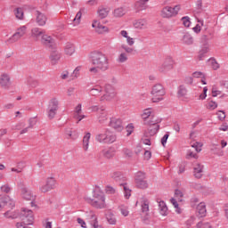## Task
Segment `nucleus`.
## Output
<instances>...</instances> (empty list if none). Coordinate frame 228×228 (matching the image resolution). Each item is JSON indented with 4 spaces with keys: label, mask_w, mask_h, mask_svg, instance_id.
<instances>
[{
    "label": "nucleus",
    "mask_w": 228,
    "mask_h": 228,
    "mask_svg": "<svg viewBox=\"0 0 228 228\" xmlns=\"http://www.w3.org/2000/svg\"><path fill=\"white\" fill-rule=\"evenodd\" d=\"M121 178H122V173H120V172H114L112 174V179H114V181H120Z\"/></svg>",
    "instance_id": "nucleus-59"
},
{
    "label": "nucleus",
    "mask_w": 228,
    "mask_h": 228,
    "mask_svg": "<svg viewBox=\"0 0 228 228\" xmlns=\"http://www.w3.org/2000/svg\"><path fill=\"white\" fill-rule=\"evenodd\" d=\"M1 191H3V193H10L12 191V187H10L9 184L2 185Z\"/></svg>",
    "instance_id": "nucleus-55"
},
{
    "label": "nucleus",
    "mask_w": 228,
    "mask_h": 228,
    "mask_svg": "<svg viewBox=\"0 0 228 228\" xmlns=\"http://www.w3.org/2000/svg\"><path fill=\"white\" fill-rule=\"evenodd\" d=\"M5 218H11L15 220V218H20L25 225H33L35 217L33 216V210L28 208H21V213L19 214L18 211H7L4 213Z\"/></svg>",
    "instance_id": "nucleus-2"
},
{
    "label": "nucleus",
    "mask_w": 228,
    "mask_h": 228,
    "mask_svg": "<svg viewBox=\"0 0 228 228\" xmlns=\"http://www.w3.org/2000/svg\"><path fill=\"white\" fill-rule=\"evenodd\" d=\"M28 31V28L26 26H21L19 28H17L16 32L9 38L7 39V42L9 44H15V42H19L20 39L26 35Z\"/></svg>",
    "instance_id": "nucleus-9"
},
{
    "label": "nucleus",
    "mask_w": 228,
    "mask_h": 228,
    "mask_svg": "<svg viewBox=\"0 0 228 228\" xmlns=\"http://www.w3.org/2000/svg\"><path fill=\"white\" fill-rule=\"evenodd\" d=\"M152 115V109H146L143 110V113L142 114V118H143V120H147V118H149V117H151Z\"/></svg>",
    "instance_id": "nucleus-47"
},
{
    "label": "nucleus",
    "mask_w": 228,
    "mask_h": 228,
    "mask_svg": "<svg viewBox=\"0 0 228 228\" xmlns=\"http://www.w3.org/2000/svg\"><path fill=\"white\" fill-rule=\"evenodd\" d=\"M93 221L91 222V225L94 226V228H99V221H97V218L95 216H92Z\"/></svg>",
    "instance_id": "nucleus-63"
},
{
    "label": "nucleus",
    "mask_w": 228,
    "mask_h": 228,
    "mask_svg": "<svg viewBox=\"0 0 228 228\" xmlns=\"http://www.w3.org/2000/svg\"><path fill=\"white\" fill-rule=\"evenodd\" d=\"M65 137L67 140H77L79 138V134L77 131H72V129H65L64 131Z\"/></svg>",
    "instance_id": "nucleus-24"
},
{
    "label": "nucleus",
    "mask_w": 228,
    "mask_h": 228,
    "mask_svg": "<svg viewBox=\"0 0 228 228\" xmlns=\"http://www.w3.org/2000/svg\"><path fill=\"white\" fill-rule=\"evenodd\" d=\"M135 184L141 190H146L149 188V183L145 180V173L139 171L135 175Z\"/></svg>",
    "instance_id": "nucleus-10"
},
{
    "label": "nucleus",
    "mask_w": 228,
    "mask_h": 228,
    "mask_svg": "<svg viewBox=\"0 0 228 228\" xmlns=\"http://www.w3.org/2000/svg\"><path fill=\"white\" fill-rule=\"evenodd\" d=\"M102 92V87L101 86H94V88L90 89L89 94L94 97H97V95L101 94Z\"/></svg>",
    "instance_id": "nucleus-35"
},
{
    "label": "nucleus",
    "mask_w": 228,
    "mask_h": 228,
    "mask_svg": "<svg viewBox=\"0 0 228 228\" xmlns=\"http://www.w3.org/2000/svg\"><path fill=\"white\" fill-rule=\"evenodd\" d=\"M142 213H148V211H149V200H144L142 202Z\"/></svg>",
    "instance_id": "nucleus-51"
},
{
    "label": "nucleus",
    "mask_w": 228,
    "mask_h": 228,
    "mask_svg": "<svg viewBox=\"0 0 228 228\" xmlns=\"http://www.w3.org/2000/svg\"><path fill=\"white\" fill-rule=\"evenodd\" d=\"M90 60L92 65L94 66L89 69L92 74H99V70L106 72L110 69V60L102 52H93L90 55Z\"/></svg>",
    "instance_id": "nucleus-1"
},
{
    "label": "nucleus",
    "mask_w": 228,
    "mask_h": 228,
    "mask_svg": "<svg viewBox=\"0 0 228 228\" xmlns=\"http://www.w3.org/2000/svg\"><path fill=\"white\" fill-rule=\"evenodd\" d=\"M120 186L124 188L126 199H129L131 197V190L127 187V183H120Z\"/></svg>",
    "instance_id": "nucleus-44"
},
{
    "label": "nucleus",
    "mask_w": 228,
    "mask_h": 228,
    "mask_svg": "<svg viewBox=\"0 0 228 228\" xmlns=\"http://www.w3.org/2000/svg\"><path fill=\"white\" fill-rule=\"evenodd\" d=\"M157 202L159 203V210L160 215H162V216H167V215H168V207H167V203L159 200H158Z\"/></svg>",
    "instance_id": "nucleus-26"
},
{
    "label": "nucleus",
    "mask_w": 228,
    "mask_h": 228,
    "mask_svg": "<svg viewBox=\"0 0 228 228\" xmlns=\"http://www.w3.org/2000/svg\"><path fill=\"white\" fill-rule=\"evenodd\" d=\"M197 211L199 213V216L200 218H204V216H206V214L208 213V210L206 209V203H200L197 207Z\"/></svg>",
    "instance_id": "nucleus-29"
},
{
    "label": "nucleus",
    "mask_w": 228,
    "mask_h": 228,
    "mask_svg": "<svg viewBox=\"0 0 228 228\" xmlns=\"http://www.w3.org/2000/svg\"><path fill=\"white\" fill-rule=\"evenodd\" d=\"M54 188H56V179L54 177H49L46 179L45 184L42 185L39 190L42 193H47V191H51Z\"/></svg>",
    "instance_id": "nucleus-14"
},
{
    "label": "nucleus",
    "mask_w": 228,
    "mask_h": 228,
    "mask_svg": "<svg viewBox=\"0 0 228 228\" xmlns=\"http://www.w3.org/2000/svg\"><path fill=\"white\" fill-rule=\"evenodd\" d=\"M165 94V88L161 84H156L153 86L151 89V95H153L151 98L152 102H159L163 99Z\"/></svg>",
    "instance_id": "nucleus-6"
},
{
    "label": "nucleus",
    "mask_w": 228,
    "mask_h": 228,
    "mask_svg": "<svg viewBox=\"0 0 228 228\" xmlns=\"http://www.w3.org/2000/svg\"><path fill=\"white\" fill-rule=\"evenodd\" d=\"M95 140L99 143H106V129L103 132L96 134Z\"/></svg>",
    "instance_id": "nucleus-38"
},
{
    "label": "nucleus",
    "mask_w": 228,
    "mask_h": 228,
    "mask_svg": "<svg viewBox=\"0 0 228 228\" xmlns=\"http://www.w3.org/2000/svg\"><path fill=\"white\" fill-rule=\"evenodd\" d=\"M105 193H107V195H115V193H117V190L110 185H107L105 187Z\"/></svg>",
    "instance_id": "nucleus-48"
},
{
    "label": "nucleus",
    "mask_w": 228,
    "mask_h": 228,
    "mask_svg": "<svg viewBox=\"0 0 228 228\" xmlns=\"http://www.w3.org/2000/svg\"><path fill=\"white\" fill-rule=\"evenodd\" d=\"M0 86L1 88H4V90H8V88L12 86L10 75L4 73L0 76Z\"/></svg>",
    "instance_id": "nucleus-16"
},
{
    "label": "nucleus",
    "mask_w": 228,
    "mask_h": 228,
    "mask_svg": "<svg viewBox=\"0 0 228 228\" xmlns=\"http://www.w3.org/2000/svg\"><path fill=\"white\" fill-rule=\"evenodd\" d=\"M113 15L114 17H118V18L124 17V15H126V9H124V7H118L114 10Z\"/></svg>",
    "instance_id": "nucleus-40"
},
{
    "label": "nucleus",
    "mask_w": 228,
    "mask_h": 228,
    "mask_svg": "<svg viewBox=\"0 0 228 228\" xmlns=\"http://www.w3.org/2000/svg\"><path fill=\"white\" fill-rule=\"evenodd\" d=\"M14 15L16 19L22 20V19H24V10L20 7L14 9Z\"/></svg>",
    "instance_id": "nucleus-41"
},
{
    "label": "nucleus",
    "mask_w": 228,
    "mask_h": 228,
    "mask_svg": "<svg viewBox=\"0 0 228 228\" xmlns=\"http://www.w3.org/2000/svg\"><path fill=\"white\" fill-rule=\"evenodd\" d=\"M159 119H154L148 121L149 127L147 130L144 131V138H151V136H154V134H158V131H159Z\"/></svg>",
    "instance_id": "nucleus-5"
},
{
    "label": "nucleus",
    "mask_w": 228,
    "mask_h": 228,
    "mask_svg": "<svg viewBox=\"0 0 228 228\" xmlns=\"http://www.w3.org/2000/svg\"><path fill=\"white\" fill-rule=\"evenodd\" d=\"M36 22L38 26H45L47 22V16L40 11L35 12Z\"/></svg>",
    "instance_id": "nucleus-17"
},
{
    "label": "nucleus",
    "mask_w": 228,
    "mask_h": 228,
    "mask_svg": "<svg viewBox=\"0 0 228 228\" xmlns=\"http://www.w3.org/2000/svg\"><path fill=\"white\" fill-rule=\"evenodd\" d=\"M211 38H213V34L211 32H208V35L203 34L201 36V41L206 44L208 42H209V40H211Z\"/></svg>",
    "instance_id": "nucleus-49"
},
{
    "label": "nucleus",
    "mask_w": 228,
    "mask_h": 228,
    "mask_svg": "<svg viewBox=\"0 0 228 228\" xmlns=\"http://www.w3.org/2000/svg\"><path fill=\"white\" fill-rule=\"evenodd\" d=\"M117 150L114 147H110L109 149H104L102 151V154L107 159H111L115 156Z\"/></svg>",
    "instance_id": "nucleus-23"
},
{
    "label": "nucleus",
    "mask_w": 228,
    "mask_h": 228,
    "mask_svg": "<svg viewBox=\"0 0 228 228\" xmlns=\"http://www.w3.org/2000/svg\"><path fill=\"white\" fill-rule=\"evenodd\" d=\"M90 133H86V135L83 137V149L84 151H88V145L90 143Z\"/></svg>",
    "instance_id": "nucleus-39"
},
{
    "label": "nucleus",
    "mask_w": 228,
    "mask_h": 228,
    "mask_svg": "<svg viewBox=\"0 0 228 228\" xmlns=\"http://www.w3.org/2000/svg\"><path fill=\"white\" fill-rule=\"evenodd\" d=\"M41 42L49 49H54V39H53V37L44 35L41 37Z\"/></svg>",
    "instance_id": "nucleus-19"
},
{
    "label": "nucleus",
    "mask_w": 228,
    "mask_h": 228,
    "mask_svg": "<svg viewBox=\"0 0 228 228\" xmlns=\"http://www.w3.org/2000/svg\"><path fill=\"white\" fill-rule=\"evenodd\" d=\"M75 112H76V115H75V118H77L78 122H81L83 118H85L86 116L85 115H81V104H78L76 109H75Z\"/></svg>",
    "instance_id": "nucleus-37"
},
{
    "label": "nucleus",
    "mask_w": 228,
    "mask_h": 228,
    "mask_svg": "<svg viewBox=\"0 0 228 228\" xmlns=\"http://www.w3.org/2000/svg\"><path fill=\"white\" fill-rule=\"evenodd\" d=\"M119 210L123 216H127L129 215V210L127 209V207L125 205L119 206Z\"/></svg>",
    "instance_id": "nucleus-52"
},
{
    "label": "nucleus",
    "mask_w": 228,
    "mask_h": 228,
    "mask_svg": "<svg viewBox=\"0 0 228 228\" xmlns=\"http://www.w3.org/2000/svg\"><path fill=\"white\" fill-rule=\"evenodd\" d=\"M217 147H218V144L213 143L212 148H211L212 152H216V154L218 156H224V151H220V149H218ZM217 151H218V152H217Z\"/></svg>",
    "instance_id": "nucleus-50"
},
{
    "label": "nucleus",
    "mask_w": 228,
    "mask_h": 228,
    "mask_svg": "<svg viewBox=\"0 0 228 228\" xmlns=\"http://www.w3.org/2000/svg\"><path fill=\"white\" fill-rule=\"evenodd\" d=\"M191 147H193V149H195V151H196L197 152H200V151H201L200 147H202V143H200V142H194V143L191 145Z\"/></svg>",
    "instance_id": "nucleus-64"
},
{
    "label": "nucleus",
    "mask_w": 228,
    "mask_h": 228,
    "mask_svg": "<svg viewBox=\"0 0 228 228\" xmlns=\"http://www.w3.org/2000/svg\"><path fill=\"white\" fill-rule=\"evenodd\" d=\"M106 141L105 143H115L117 142V134L110 131V129H105Z\"/></svg>",
    "instance_id": "nucleus-25"
},
{
    "label": "nucleus",
    "mask_w": 228,
    "mask_h": 228,
    "mask_svg": "<svg viewBox=\"0 0 228 228\" xmlns=\"http://www.w3.org/2000/svg\"><path fill=\"white\" fill-rule=\"evenodd\" d=\"M92 27L95 28L96 33H98V35H102L104 33H108V31H110V28H108V27L101 24V23H97V21H94L92 24Z\"/></svg>",
    "instance_id": "nucleus-20"
},
{
    "label": "nucleus",
    "mask_w": 228,
    "mask_h": 228,
    "mask_svg": "<svg viewBox=\"0 0 228 228\" xmlns=\"http://www.w3.org/2000/svg\"><path fill=\"white\" fill-rule=\"evenodd\" d=\"M179 10H181V6L179 5H175V7L166 6L161 11V17H163V19L175 17V15L179 13Z\"/></svg>",
    "instance_id": "nucleus-8"
},
{
    "label": "nucleus",
    "mask_w": 228,
    "mask_h": 228,
    "mask_svg": "<svg viewBox=\"0 0 228 228\" xmlns=\"http://www.w3.org/2000/svg\"><path fill=\"white\" fill-rule=\"evenodd\" d=\"M66 56H72L76 53V47L71 43H67L64 48Z\"/></svg>",
    "instance_id": "nucleus-28"
},
{
    "label": "nucleus",
    "mask_w": 228,
    "mask_h": 228,
    "mask_svg": "<svg viewBox=\"0 0 228 228\" xmlns=\"http://www.w3.org/2000/svg\"><path fill=\"white\" fill-rule=\"evenodd\" d=\"M183 197H184L183 191H181L179 189H176L175 191V199L178 200V202H183Z\"/></svg>",
    "instance_id": "nucleus-43"
},
{
    "label": "nucleus",
    "mask_w": 228,
    "mask_h": 228,
    "mask_svg": "<svg viewBox=\"0 0 228 228\" xmlns=\"http://www.w3.org/2000/svg\"><path fill=\"white\" fill-rule=\"evenodd\" d=\"M98 122L104 124L108 120V112L104 109H101L97 114Z\"/></svg>",
    "instance_id": "nucleus-27"
},
{
    "label": "nucleus",
    "mask_w": 228,
    "mask_h": 228,
    "mask_svg": "<svg viewBox=\"0 0 228 228\" xmlns=\"http://www.w3.org/2000/svg\"><path fill=\"white\" fill-rule=\"evenodd\" d=\"M21 197L22 199H24L25 200H31L30 204L32 208H37V204H35V197L33 196V194L31 193V191H29V189H28L27 187H23L21 189Z\"/></svg>",
    "instance_id": "nucleus-15"
},
{
    "label": "nucleus",
    "mask_w": 228,
    "mask_h": 228,
    "mask_svg": "<svg viewBox=\"0 0 228 228\" xmlns=\"http://www.w3.org/2000/svg\"><path fill=\"white\" fill-rule=\"evenodd\" d=\"M109 126L112 127V129H114L118 133H121V131H124V124L122 123V119L116 117L110 118Z\"/></svg>",
    "instance_id": "nucleus-13"
},
{
    "label": "nucleus",
    "mask_w": 228,
    "mask_h": 228,
    "mask_svg": "<svg viewBox=\"0 0 228 228\" xmlns=\"http://www.w3.org/2000/svg\"><path fill=\"white\" fill-rule=\"evenodd\" d=\"M59 104L60 102H58V100L56 98H53L49 104H48V108H47V117L50 120H53V118H54V117H56V113H58V110H59Z\"/></svg>",
    "instance_id": "nucleus-7"
},
{
    "label": "nucleus",
    "mask_w": 228,
    "mask_h": 228,
    "mask_svg": "<svg viewBox=\"0 0 228 228\" xmlns=\"http://www.w3.org/2000/svg\"><path fill=\"white\" fill-rule=\"evenodd\" d=\"M196 227L197 228H213V226H211V224H209V223H206V222L198 223Z\"/></svg>",
    "instance_id": "nucleus-54"
},
{
    "label": "nucleus",
    "mask_w": 228,
    "mask_h": 228,
    "mask_svg": "<svg viewBox=\"0 0 228 228\" xmlns=\"http://www.w3.org/2000/svg\"><path fill=\"white\" fill-rule=\"evenodd\" d=\"M186 158H187V159H190L191 158L197 159L199 158V155H197V153H193V151H189L186 155Z\"/></svg>",
    "instance_id": "nucleus-62"
},
{
    "label": "nucleus",
    "mask_w": 228,
    "mask_h": 228,
    "mask_svg": "<svg viewBox=\"0 0 228 228\" xmlns=\"http://www.w3.org/2000/svg\"><path fill=\"white\" fill-rule=\"evenodd\" d=\"M182 43L185 45H193V37H191L190 33H185L183 36Z\"/></svg>",
    "instance_id": "nucleus-32"
},
{
    "label": "nucleus",
    "mask_w": 228,
    "mask_h": 228,
    "mask_svg": "<svg viewBox=\"0 0 228 228\" xmlns=\"http://www.w3.org/2000/svg\"><path fill=\"white\" fill-rule=\"evenodd\" d=\"M83 16V13L81 12V11H79L76 16L71 20V22L75 23V26H78V24H80L81 22V17Z\"/></svg>",
    "instance_id": "nucleus-42"
},
{
    "label": "nucleus",
    "mask_w": 228,
    "mask_h": 228,
    "mask_svg": "<svg viewBox=\"0 0 228 228\" xmlns=\"http://www.w3.org/2000/svg\"><path fill=\"white\" fill-rule=\"evenodd\" d=\"M208 110H216V108H218V103H216V102L210 101L208 103Z\"/></svg>",
    "instance_id": "nucleus-57"
},
{
    "label": "nucleus",
    "mask_w": 228,
    "mask_h": 228,
    "mask_svg": "<svg viewBox=\"0 0 228 228\" xmlns=\"http://www.w3.org/2000/svg\"><path fill=\"white\" fill-rule=\"evenodd\" d=\"M210 61L213 70H218L220 69V64H218L216 59H210Z\"/></svg>",
    "instance_id": "nucleus-56"
},
{
    "label": "nucleus",
    "mask_w": 228,
    "mask_h": 228,
    "mask_svg": "<svg viewBox=\"0 0 228 228\" xmlns=\"http://www.w3.org/2000/svg\"><path fill=\"white\" fill-rule=\"evenodd\" d=\"M45 34V30L39 28H34L31 30V37L35 40H38L40 37L42 38V37H44Z\"/></svg>",
    "instance_id": "nucleus-22"
},
{
    "label": "nucleus",
    "mask_w": 228,
    "mask_h": 228,
    "mask_svg": "<svg viewBox=\"0 0 228 228\" xmlns=\"http://www.w3.org/2000/svg\"><path fill=\"white\" fill-rule=\"evenodd\" d=\"M115 95H117L115 88L108 84L105 86V94L101 97L100 101H111V99H115Z\"/></svg>",
    "instance_id": "nucleus-12"
},
{
    "label": "nucleus",
    "mask_w": 228,
    "mask_h": 228,
    "mask_svg": "<svg viewBox=\"0 0 228 228\" xmlns=\"http://www.w3.org/2000/svg\"><path fill=\"white\" fill-rule=\"evenodd\" d=\"M86 202L90 204L95 209H106V196L104 192L101 191H95L94 192L93 198H86Z\"/></svg>",
    "instance_id": "nucleus-3"
},
{
    "label": "nucleus",
    "mask_w": 228,
    "mask_h": 228,
    "mask_svg": "<svg viewBox=\"0 0 228 228\" xmlns=\"http://www.w3.org/2000/svg\"><path fill=\"white\" fill-rule=\"evenodd\" d=\"M147 3H149V0H139L135 3V8L139 11L147 10Z\"/></svg>",
    "instance_id": "nucleus-34"
},
{
    "label": "nucleus",
    "mask_w": 228,
    "mask_h": 228,
    "mask_svg": "<svg viewBox=\"0 0 228 228\" xmlns=\"http://www.w3.org/2000/svg\"><path fill=\"white\" fill-rule=\"evenodd\" d=\"M35 126H37V119L35 118H30L28 119V127L33 129V127H35Z\"/></svg>",
    "instance_id": "nucleus-61"
},
{
    "label": "nucleus",
    "mask_w": 228,
    "mask_h": 228,
    "mask_svg": "<svg viewBox=\"0 0 228 228\" xmlns=\"http://www.w3.org/2000/svg\"><path fill=\"white\" fill-rule=\"evenodd\" d=\"M121 49L124 51L122 52L117 58L118 63H126L129 60V55H134L138 52L136 49L133 47L127 46V45H122Z\"/></svg>",
    "instance_id": "nucleus-4"
},
{
    "label": "nucleus",
    "mask_w": 228,
    "mask_h": 228,
    "mask_svg": "<svg viewBox=\"0 0 228 228\" xmlns=\"http://www.w3.org/2000/svg\"><path fill=\"white\" fill-rule=\"evenodd\" d=\"M26 84L28 85V86L29 88H37V86H38V85H40V82H38L37 79H36L32 77H28Z\"/></svg>",
    "instance_id": "nucleus-30"
},
{
    "label": "nucleus",
    "mask_w": 228,
    "mask_h": 228,
    "mask_svg": "<svg viewBox=\"0 0 228 228\" xmlns=\"http://www.w3.org/2000/svg\"><path fill=\"white\" fill-rule=\"evenodd\" d=\"M174 59L167 57L164 60L163 63L159 67V72L167 73L169 70H173L175 65Z\"/></svg>",
    "instance_id": "nucleus-11"
},
{
    "label": "nucleus",
    "mask_w": 228,
    "mask_h": 228,
    "mask_svg": "<svg viewBox=\"0 0 228 228\" xmlns=\"http://www.w3.org/2000/svg\"><path fill=\"white\" fill-rule=\"evenodd\" d=\"M10 199V196L5 195L2 198H0V209L1 208H4L5 206H8V200Z\"/></svg>",
    "instance_id": "nucleus-46"
},
{
    "label": "nucleus",
    "mask_w": 228,
    "mask_h": 228,
    "mask_svg": "<svg viewBox=\"0 0 228 228\" xmlns=\"http://www.w3.org/2000/svg\"><path fill=\"white\" fill-rule=\"evenodd\" d=\"M182 22L184 26V28H190L191 21H190V17L184 16L182 18Z\"/></svg>",
    "instance_id": "nucleus-53"
},
{
    "label": "nucleus",
    "mask_w": 228,
    "mask_h": 228,
    "mask_svg": "<svg viewBox=\"0 0 228 228\" xmlns=\"http://www.w3.org/2000/svg\"><path fill=\"white\" fill-rule=\"evenodd\" d=\"M110 13V10H108V8L105 7H99L98 9V15L100 17V19H106V17H108V14Z\"/></svg>",
    "instance_id": "nucleus-36"
},
{
    "label": "nucleus",
    "mask_w": 228,
    "mask_h": 228,
    "mask_svg": "<svg viewBox=\"0 0 228 228\" xmlns=\"http://www.w3.org/2000/svg\"><path fill=\"white\" fill-rule=\"evenodd\" d=\"M134 131V126H133V124H129L126 126V132H127L126 136H131Z\"/></svg>",
    "instance_id": "nucleus-58"
},
{
    "label": "nucleus",
    "mask_w": 228,
    "mask_h": 228,
    "mask_svg": "<svg viewBox=\"0 0 228 228\" xmlns=\"http://www.w3.org/2000/svg\"><path fill=\"white\" fill-rule=\"evenodd\" d=\"M178 96L180 97H185V95L188 94V90L184 86H180L178 87Z\"/></svg>",
    "instance_id": "nucleus-45"
},
{
    "label": "nucleus",
    "mask_w": 228,
    "mask_h": 228,
    "mask_svg": "<svg viewBox=\"0 0 228 228\" xmlns=\"http://www.w3.org/2000/svg\"><path fill=\"white\" fill-rule=\"evenodd\" d=\"M123 153L126 158H133V151L127 148L123 149Z\"/></svg>",
    "instance_id": "nucleus-60"
},
{
    "label": "nucleus",
    "mask_w": 228,
    "mask_h": 228,
    "mask_svg": "<svg viewBox=\"0 0 228 228\" xmlns=\"http://www.w3.org/2000/svg\"><path fill=\"white\" fill-rule=\"evenodd\" d=\"M106 220L110 225H115L117 224V217H115V214L112 212H108L106 214Z\"/></svg>",
    "instance_id": "nucleus-33"
},
{
    "label": "nucleus",
    "mask_w": 228,
    "mask_h": 228,
    "mask_svg": "<svg viewBox=\"0 0 228 228\" xmlns=\"http://www.w3.org/2000/svg\"><path fill=\"white\" fill-rule=\"evenodd\" d=\"M60 58H61L60 53L53 52L50 55L51 65H57L58 61H60Z\"/></svg>",
    "instance_id": "nucleus-31"
},
{
    "label": "nucleus",
    "mask_w": 228,
    "mask_h": 228,
    "mask_svg": "<svg viewBox=\"0 0 228 228\" xmlns=\"http://www.w3.org/2000/svg\"><path fill=\"white\" fill-rule=\"evenodd\" d=\"M193 175L196 179H201L204 175V165L197 163L193 167Z\"/></svg>",
    "instance_id": "nucleus-18"
},
{
    "label": "nucleus",
    "mask_w": 228,
    "mask_h": 228,
    "mask_svg": "<svg viewBox=\"0 0 228 228\" xmlns=\"http://www.w3.org/2000/svg\"><path fill=\"white\" fill-rule=\"evenodd\" d=\"M147 26H149V23L145 19H139L134 21V28L135 29H147Z\"/></svg>",
    "instance_id": "nucleus-21"
}]
</instances>
